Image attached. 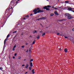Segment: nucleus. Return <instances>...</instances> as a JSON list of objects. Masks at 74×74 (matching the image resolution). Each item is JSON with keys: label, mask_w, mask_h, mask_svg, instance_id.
I'll return each mask as SVG.
<instances>
[{"label": "nucleus", "mask_w": 74, "mask_h": 74, "mask_svg": "<svg viewBox=\"0 0 74 74\" xmlns=\"http://www.w3.org/2000/svg\"><path fill=\"white\" fill-rule=\"evenodd\" d=\"M46 28H47V29H48V27H47Z\"/></svg>", "instance_id": "obj_56"}, {"label": "nucleus", "mask_w": 74, "mask_h": 74, "mask_svg": "<svg viewBox=\"0 0 74 74\" xmlns=\"http://www.w3.org/2000/svg\"><path fill=\"white\" fill-rule=\"evenodd\" d=\"M40 38V35H37V39H38H38H39V38Z\"/></svg>", "instance_id": "obj_12"}, {"label": "nucleus", "mask_w": 74, "mask_h": 74, "mask_svg": "<svg viewBox=\"0 0 74 74\" xmlns=\"http://www.w3.org/2000/svg\"><path fill=\"white\" fill-rule=\"evenodd\" d=\"M40 18H39L36 20V21H40Z\"/></svg>", "instance_id": "obj_25"}, {"label": "nucleus", "mask_w": 74, "mask_h": 74, "mask_svg": "<svg viewBox=\"0 0 74 74\" xmlns=\"http://www.w3.org/2000/svg\"><path fill=\"white\" fill-rule=\"evenodd\" d=\"M54 14H55L56 15H59V14H58V13L57 12H55Z\"/></svg>", "instance_id": "obj_13"}, {"label": "nucleus", "mask_w": 74, "mask_h": 74, "mask_svg": "<svg viewBox=\"0 0 74 74\" xmlns=\"http://www.w3.org/2000/svg\"><path fill=\"white\" fill-rule=\"evenodd\" d=\"M54 6H55V5L53 6V7H52L53 8H54Z\"/></svg>", "instance_id": "obj_46"}, {"label": "nucleus", "mask_w": 74, "mask_h": 74, "mask_svg": "<svg viewBox=\"0 0 74 74\" xmlns=\"http://www.w3.org/2000/svg\"><path fill=\"white\" fill-rule=\"evenodd\" d=\"M21 58V57L20 56H19L18 59H20Z\"/></svg>", "instance_id": "obj_27"}, {"label": "nucleus", "mask_w": 74, "mask_h": 74, "mask_svg": "<svg viewBox=\"0 0 74 74\" xmlns=\"http://www.w3.org/2000/svg\"><path fill=\"white\" fill-rule=\"evenodd\" d=\"M35 42H36V40L33 41L32 44H35Z\"/></svg>", "instance_id": "obj_17"}, {"label": "nucleus", "mask_w": 74, "mask_h": 74, "mask_svg": "<svg viewBox=\"0 0 74 74\" xmlns=\"http://www.w3.org/2000/svg\"><path fill=\"white\" fill-rule=\"evenodd\" d=\"M45 33H44L42 34V36H45Z\"/></svg>", "instance_id": "obj_19"}, {"label": "nucleus", "mask_w": 74, "mask_h": 74, "mask_svg": "<svg viewBox=\"0 0 74 74\" xmlns=\"http://www.w3.org/2000/svg\"><path fill=\"white\" fill-rule=\"evenodd\" d=\"M16 33V31H15L13 33Z\"/></svg>", "instance_id": "obj_26"}, {"label": "nucleus", "mask_w": 74, "mask_h": 74, "mask_svg": "<svg viewBox=\"0 0 74 74\" xmlns=\"http://www.w3.org/2000/svg\"><path fill=\"white\" fill-rule=\"evenodd\" d=\"M16 55H17V53H16L15 54H14V56H16Z\"/></svg>", "instance_id": "obj_30"}, {"label": "nucleus", "mask_w": 74, "mask_h": 74, "mask_svg": "<svg viewBox=\"0 0 74 74\" xmlns=\"http://www.w3.org/2000/svg\"><path fill=\"white\" fill-rule=\"evenodd\" d=\"M33 15V14L32 13H31V14H30V15L31 16H32V15Z\"/></svg>", "instance_id": "obj_47"}, {"label": "nucleus", "mask_w": 74, "mask_h": 74, "mask_svg": "<svg viewBox=\"0 0 74 74\" xmlns=\"http://www.w3.org/2000/svg\"><path fill=\"white\" fill-rule=\"evenodd\" d=\"M47 1H49V0H46Z\"/></svg>", "instance_id": "obj_60"}, {"label": "nucleus", "mask_w": 74, "mask_h": 74, "mask_svg": "<svg viewBox=\"0 0 74 74\" xmlns=\"http://www.w3.org/2000/svg\"><path fill=\"white\" fill-rule=\"evenodd\" d=\"M21 47L22 48H25V46H21Z\"/></svg>", "instance_id": "obj_32"}, {"label": "nucleus", "mask_w": 74, "mask_h": 74, "mask_svg": "<svg viewBox=\"0 0 74 74\" xmlns=\"http://www.w3.org/2000/svg\"><path fill=\"white\" fill-rule=\"evenodd\" d=\"M12 8V7H11V8H8L5 11V13H7L8 12H10V10Z\"/></svg>", "instance_id": "obj_3"}, {"label": "nucleus", "mask_w": 74, "mask_h": 74, "mask_svg": "<svg viewBox=\"0 0 74 74\" xmlns=\"http://www.w3.org/2000/svg\"><path fill=\"white\" fill-rule=\"evenodd\" d=\"M54 9H55V10H56V9H58V8H54Z\"/></svg>", "instance_id": "obj_44"}, {"label": "nucleus", "mask_w": 74, "mask_h": 74, "mask_svg": "<svg viewBox=\"0 0 74 74\" xmlns=\"http://www.w3.org/2000/svg\"><path fill=\"white\" fill-rule=\"evenodd\" d=\"M64 52H66V53H67V52H68V49H67L66 48L64 50Z\"/></svg>", "instance_id": "obj_6"}, {"label": "nucleus", "mask_w": 74, "mask_h": 74, "mask_svg": "<svg viewBox=\"0 0 74 74\" xmlns=\"http://www.w3.org/2000/svg\"><path fill=\"white\" fill-rule=\"evenodd\" d=\"M16 3H18V1H17L16 2Z\"/></svg>", "instance_id": "obj_55"}, {"label": "nucleus", "mask_w": 74, "mask_h": 74, "mask_svg": "<svg viewBox=\"0 0 74 74\" xmlns=\"http://www.w3.org/2000/svg\"><path fill=\"white\" fill-rule=\"evenodd\" d=\"M3 68H2V67H0V70H1L2 71V70H3Z\"/></svg>", "instance_id": "obj_21"}, {"label": "nucleus", "mask_w": 74, "mask_h": 74, "mask_svg": "<svg viewBox=\"0 0 74 74\" xmlns=\"http://www.w3.org/2000/svg\"><path fill=\"white\" fill-rule=\"evenodd\" d=\"M13 59H15V57H14V56L13 57Z\"/></svg>", "instance_id": "obj_45"}, {"label": "nucleus", "mask_w": 74, "mask_h": 74, "mask_svg": "<svg viewBox=\"0 0 74 74\" xmlns=\"http://www.w3.org/2000/svg\"><path fill=\"white\" fill-rule=\"evenodd\" d=\"M9 58H10V57H9Z\"/></svg>", "instance_id": "obj_64"}, {"label": "nucleus", "mask_w": 74, "mask_h": 74, "mask_svg": "<svg viewBox=\"0 0 74 74\" xmlns=\"http://www.w3.org/2000/svg\"><path fill=\"white\" fill-rule=\"evenodd\" d=\"M40 25H41V26H42V24H40Z\"/></svg>", "instance_id": "obj_58"}, {"label": "nucleus", "mask_w": 74, "mask_h": 74, "mask_svg": "<svg viewBox=\"0 0 74 74\" xmlns=\"http://www.w3.org/2000/svg\"><path fill=\"white\" fill-rule=\"evenodd\" d=\"M54 15V14H53L51 13L50 15V16H53Z\"/></svg>", "instance_id": "obj_16"}, {"label": "nucleus", "mask_w": 74, "mask_h": 74, "mask_svg": "<svg viewBox=\"0 0 74 74\" xmlns=\"http://www.w3.org/2000/svg\"><path fill=\"white\" fill-rule=\"evenodd\" d=\"M29 15H27V16H25L26 18L27 17H29Z\"/></svg>", "instance_id": "obj_31"}, {"label": "nucleus", "mask_w": 74, "mask_h": 74, "mask_svg": "<svg viewBox=\"0 0 74 74\" xmlns=\"http://www.w3.org/2000/svg\"><path fill=\"white\" fill-rule=\"evenodd\" d=\"M44 7H46L47 8H50V5L45 6Z\"/></svg>", "instance_id": "obj_14"}, {"label": "nucleus", "mask_w": 74, "mask_h": 74, "mask_svg": "<svg viewBox=\"0 0 74 74\" xmlns=\"http://www.w3.org/2000/svg\"><path fill=\"white\" fill-rule=\"evenodd\" d=\"M43 9H45V10H46L47 11L50 10V9L49 8H47V7H44L43 8Z\"/></svg>", "instance_id": "obj_5"}, {"label": "nucleus", "mask_w": 74, "mask_h": 74, "mask_svg": "<svg viewBox=\"0 0 74 74\" xmlns=\"http://www.w3.org/2000/svg\"><path fill=\"white\" fill-rule=\"evenodd\" d=\"M28 67H29V64H26V66L25 67L26 69H27Z\"/></svg>", "instance_id": "obj_9"}, {"label": "nucleus", "mask_w": 74, "mask_h": 74, "mask_svg": "<svg viewBox=\"0 0 74 74\" xmlns=\"http://www.w3.org/2000/svg\"><path fill=\"white\" fill-rule=\"evenodd\" d=\"M71 11L72 12H74V10H71Z\"/></svg>", "instance_id": "obj_41"}, {"label": "nucleus", "mask_w": 74, "mask_h": 74, "mask_svg": "<svg viewBox=\"0 0 74 74\" xmlns=\"http://www.w3.org/2000/svg\"><path fill=\"white\" fill-rule=\"evenodd\" d=\"M64 37H65V38H68V37H66V36H64Z\"/></svg>", "instance_id": "obj_29"}, {"label": "nucleus", "mask_w": 74, "mask_h": 74, "mask_svg": "<svg viewBox=\"0 0 74 74\" xmlns=\"http://www.w3.org/2000/svg\"><path fill=\"white\" fill-rule=\"evenodd\" d=\"M23 66H25V65H24V64L22 65V66L23 67Z\"/></svg>", "instance_id": "obj_43"}, {"label": "nucleus", "mask_w": 74, "mask_h": 74, "mask_svg": "<svg viewBox=\"0 0 74 74\" xmlns=\"http://www.w3.org/2000/svg\"><path fill=\"white\" fill-rule=\"evenodd\" d=\"M39 9L40 8H38L36 9H35L34 10H33V12H34V14H37V13L43 12H44V10H39Z\"/></svg>", "instance_id": "obj_1"}, {"label": "nucleus", "mask_w": 74, "mask_h": 74, "mask_svg": "<svg viewBox=\"0 0 74 74\" xmlns=\"http://www.w3.org/2000/svg\"><path fill=\"white\" fill-rule=\"evenodd\" d=\"M60 36H62V34H60Z\"/></svg>", "instance_id": "obj_57"}, {"label": "nucleus", "mask_w": 74, "mask_h": 74, "mask_svg": "<svg viewBox=\"0 0 74 74\" xmlns=\"http://www.w3.org/2000/svg\"><path fill=\"white\" fill-rule=\"evenodd\" d=\"M67 8H68L67 10L69 11H72V10H73V9H74L73 8H72L69 7H67Z\"/></svg>", "instance_id": "obj_4"}, {"label": "nucleus", "mask_w": 74, "mask_h": 74, "mask_svg": "<svg viewBox=\"0 0 74 74\" xmlns=\"http://www.w3.org/2000/svg\"><path fill=\"white\" fill-rule=\"evenodd\" d=\"M24 51H26V50L25 49L24 50Z\"/></svg>", "instance_id": "obj_62"}, {"label": "nucleus", "mask_w": 74, "mask_h": 74, "mask_svg": "<svg viewBox=\"0 0 74 74\" xmlns=\"http://www.w3.org/2000/svg\"><path fill=\"white\" fill-rule=\"evenodd\" d=\"M61 7H58V8H61Z\"/></svg>", "instance_id": "obj_52"}, {"label": "nucleus", "mask_w": 74, "mask_h": 74, "mask_svg": "<svg viewBox=\"0 0 74 74\" xmlns=\"http://www.w3.org/2000/svg\"><path fill=\"white\" fill-rule=\"evenodd\" d=\"M47 18L46 17H43V19H46Z\"/></svg>", "instance_id": "obj_23"}, {"label": "nucleus", "mask_w": 74, "mask_h": 74, "mask_svg": "<svg viewBox=\"0 0 74 74\" xmlns=\"http://www.w3.org/2000/svg\"><path fill=\"white\" fill-rule=\"evenodd\" d=\"M30 65L31 67H33V63L30 62Z\"/></svg>", "instance_id": "obj_10"}, {"label": "nucleus", "mask_w": 74, "mask_h": 74, "mask_svg": "<svg viewBox=\"0 0 74 74\" xmlns=\"http://www.w3.org/2000/svg\"><path fill=\"white\" fill-rule=\"evenodd\" d=\"M30 37H31V38L32 37V36L31 35V36H30Z\"/></svg>", "instance_id": "obj_54"}, {"label": "nucleus", "mask_w": 74, "mask_h": 74, "mask_svg": "<svg viewBox=\"0 0 74 74\" xmlns=\"http://www.w3.org/2000/svg\"><path fill=\"white\" fill-rule=\"evenodd\" d=\"M24 61H26V59H24Z\"/></svg>", "instance_id": "obj_53"}, {"label": "nucleus", "mask_w": 74, "mask_h": 74, "mask_svg": "<svg viewBox=\"0 0 74 74\" xmlns=\"http://www.w3.org/2000/svg\"><path fill=\"white\" fill-rule=\"evenodd\" d=\"M29 52V50L27 49V51H26V52Z\"/></svg>", "instance_id": "obj_34"}, {"label": "nucleus", "mask_w": 74, "mask_h": 74, "mask_svg": "<svg viewBox=\"0 0 74 74\" xmlns=\"http://www.w3.org/2000/svg\"><path fill=\"white\" fill-rule=\"evenodd\" d=\"M40 19L41 20H42V19H43V18H40Z\"/></svg>", "instance_id": "obj_28"}, {"label": "nucleus", "mask_w": 74, "mask_h": 74, "mask_svg": "<svg viewBox=\"0 0 74 74\" xmlns=\"http://www.w3.org/2000/svg\"><path fill=\"white\" fill-rule=\"evenodd\" d=\"M59 0H58V1H59Z\"/></svg>", "instance_id": "obj_63"}, {"label": "nucleus", "mask_w": 74, "mask_h": 74, "mask_svg": "<svg viewBox=\"0 0 74 74\" xmlns=\"http://www.w3.org/2000/svg\"><path fill=\"white\" fill-rule=\"evenodd\" d=\"M66 16L67 17V18L68 19H71L73 18V16L71 15L69 13H66L65 14Z\"/></svg>", "instance_id": "obj_2"}, {"label": "nucleus", "mask_w": 74, "mask_h": 74, "mask_svg": "<svg viewBox=\"0 0 74 74\" xmlns=\"http://www.w3.org/2000/svg\"><path fill=\"white\" fill-rule=\"evenodd\" d=\"M7 38H6L5 40L4 41V45H5V42L7 40Z\"/></svg>", "instance_id": "obj_11"}, {"label": "nucleus", "mask_w": 74, "mask_h": 74, "mask_svg": "<svg viewBox=\"0 0 74 74\" xmlns=\"http://www.w3.org/2000/svg\"><path fill=\"white\" fill-rule=\"evenodd\" d=\"M26 45H28V44L27 43H26Z\"/></svg>", "instance_id": "obj_50"}, {"label": "nucleus", "mask_w": 74, "mask_h": 74, "mask_svg": "<svg viewBox=\"0 0 74 74\" xmlns=\"http://www.w3.org/2000/svg\"><path fill=\"white\" fill-rule=\"evenodd\" d=\"M40 33H42V31H40Z\"/></svg>", "instance_id": "obj_49"}, {"label": "nucleus", "mask_w": 74, "mask_h": 74, "mask_svg": "<svg viewBox=\"0 0 74 74\" xmlns=\"http://www.w3.org/2000/svg\"><path fill=\"white\" fill-rule=\"evenodd\" d=\"M21 35H23V33H22V34H21Z\"/></svg>", "instance_id": "obj_59"}, {"label": "nucleus", "mask_w": 74, "mask_h": 74, "mask_svg": "<svg viewBox=\"0 0 74 74\" xmlns=\"http://www.w3.org/2000/svg\"><path fill=\"white\" fill-rule=\"evenodd\" d=\"M16 0H12L10 4V5H11V3H14V1H15Z\"/></svg>", "instance_id": "obj_7"}, {"label": "nucleus", "mask_w": 74, "mask_h": 74, "mask_svg": "<svg viewBox=\"0 0 74 74\" xmlns=\"http://www.w3.org/2000/svg\"><path fill=\"white\" fill-rule=\"evenodd\" d=\"M9 36H10V34H9L7 35V36L6 37V38H7V40H8V37H9Z\"/></svg>", "instance_id": "obj_15"}, {"label": "nucleus", "mask_w": 74, "mask_h": 74, "mask_svg": "<svg viewBox=\"0 0 74 74\" xmlns=\"http://www.w3.org/2000/svg\"><path fill=\"white\" fill-rule=\"evenodd\" d=\"M63 21V20L62 19V20H60L59 21Z\"/></svg>", "instance_id": "obj_33"}, {"label": "nucleus", "mask_w": 74, "mask_h": 74, "mask_svg": "<svg viewBox=\"0 0 74 74\" xmlns=\"http://www.w3.org/2000/svg\"><path fill=\"white\" fill-rule=\"evenodd\" d=\"M23 19H24V20H25V17H24V18H23ZM25 19H26V18Z\"/></svg>", "instance_id": "obj_48"}, {"label": "nucleus", "mask_w": 74, "mask_h": 74, "mask_svg": "<svg viewBox=\"0 0 74 74\" xmlns=\"http://www.w3.org/2000/svg\"><path fill=\"white\" fill-rule=\"evenodd\" d=\"M69 1H65V3H67V4H68V3H69Z\"/></svg>", "instance_id": "obj_18"}, {"label": "nucleus", "mask_w": 74, "mask_h": 74, "mask_svg": "<svg viewBox=\"0 0 74 74\" xmlns=\"http://www.w3.org/2000/svg\"><path fill=\"white\" fill-rule=\"evenodd\" d=\"M33 49V47L31 46V47L30 48L29 50V52H31V50Z\"/></svg>", "instance_id": "obj_8"}, {"label": "nucleus", "mask_w": 74, "mask_h": 74, "mask_svg": "<svg viewBox=\"0 0 74 74\" xmlns=\"http://www.w3.org/2000/svg\"><path fill=\"white\" fill-rule=\"evenodd\" d=\"M34 71V69H33V70H32V72Z\"/></svg>", "instance_id": "obj_42"}, {"label": "nucleus", "mask_w": 74, "mask_h": 74, "mask_svg": "<svg viewBox=\"0 0 74 74\" xmlns=\"http://www.w3.org/2000/svg\"><path fill=\"white\" fill-rule=\"evenodd\" d=\"M33 59H31V60L29 62H33Z\"/></svg>", "instance_id": "obj_20"}, {"label": "nucleus", "mask_w": 74, "mask_h": 74, "mask_svg": "<svg viewBox=\"0 0 74 74\" xmlns=\"http://www.w3.org/2000/svg\"><path fill=\"white\" fill-rule=\"evenodd\" d=\"M16 45H15L13 47L14 48H16Z\"/></svg>", "instance_id": "obj_22"}, {"label": "nucleus", "mask_w": 74, "mask_h": 74, "mask_svg": "<svg viewBox=\"0 0 74 74\" xmlns=\"http://www.w3.org/2000/svg\"><path fill=\"white\" fill-rule=\"evenodd\" d=\"M34 33H37V31L36 30L35 31V32H33Z\"/></svg>", "instance_id": "obj_24"}, {"label": "nucleus", "mask_w": 74, "mask_h": 74, "mask_svg": "<svg viewBox=\"0 0 74 74\" xmlns=\"http://www.w3.org/2000/svg\"><path fill=\"white\" fill-rule=\"evenodd\" d=\"M67 8V7H65V8H64V10H66V8Z\"/></svg>", "instance_id": "obj_37"}, {"label": "nucleus", "mask_w": 74, "mask_h": 74, "mask_svg": "<svg viewBox=\"0 0 74 74\" xmlns=\"http://www.w3.org/2000/svg\"><path fill=\"white\" fill-rule=\"evenodd\" d=\"M32 73H33V74H34V73H35V72L34 71H32Z\"/></svg>", "instance_id": "obj_39"}, {"label": "nucleus", "mask_w": 74, "mask_h": 74, "mask_svg": "<svg viewBox=\"0 0 74 74\" xmlns=\"http://www.w3.org/2000/svg\"><path fill=\"white\" fill-rule=\"evenodd\" d=\"M29 70H31V67H29Z\"/></svg>", "instance_id": "obj_36"}, {"label": "nucleus", "mask_w": 74, "mask_h": 74, "mask_svg": "<svg viewBox=\"0 0 74 74\" xmlns=\"http://www.w3.org/2000/svg\"><path fill=\"white\" fill-rule=\"evenodd\" d=\"M27 72L25 73V74H27Z\"/></svg>", "instance_id": "obj_51"}, {"label": "nucleus", "mask_w": 74, "mask_h": 74, "mask_svg": "<svg viewBox=\"0 0 74 74\" xmlns=\"http://www.w3.org/2000/svg\"><path fill=\"white\" fill-rule=\"evenodd\" d=\"M15 49L14 48H13V51H15Z\"/></svg>", "instance_id": "obj_35"}, {"label": "nucleus", "mask_w": 74, "mask_h": 74, "mask_svg": "<svg viewBox=\"0 0 74 74\" xmlns=\"http://www.w3.org/2000/svg\"><path fill=\"white\" fill-rule=\"evenodd\" d=\"M62 50V49L61 48H60L59 49V51H61Z\"/></svg>", "instance_id": "obj_38"}, {"label": "nucleus", "mask_w": 74, "mask_h": 74, "mask_svg": "<svg viewBox=\"0 0 74 74\" xmlns=\"http://www.w3.org/2000/svg\"><path fill=\"white\" fill-rule=\"evenodd\" d=\"M57 35H59V33H57Z\"/></svg>", "instance_id": "obj_40"}, {"label": "nucleus", "mask_w": 74, "mask_h": 74, "mask_svg": "<svg viewBox=\"0 0 74 74\" xmlns=\"http://www.w3.org/2000/svg\"><path fill=\"white\" fill-rule=\"evenodd\" d=\"M18 1H19V0H18Z\"/></svg>", "instance_id": "obj_61"}]
</instances>
